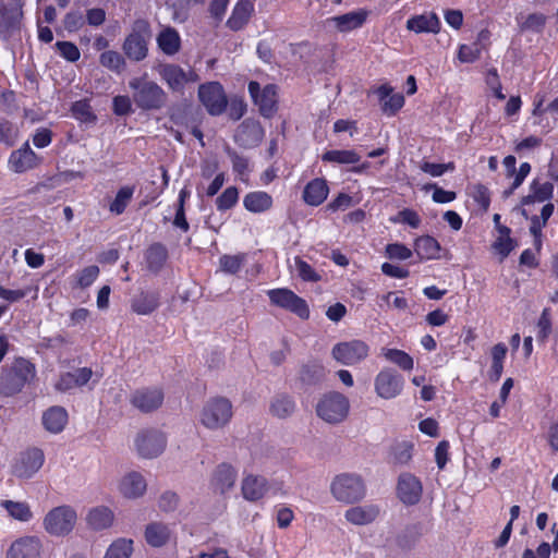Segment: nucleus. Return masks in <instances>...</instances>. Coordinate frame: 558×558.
Instances as JSON below:
<instances>
[{"mask_svg": "<svg viewBox=\"0 0 558 558\" xmlns=\"http://www.w3.org/2000/svg\"><path fill=\"white\" fill-rule=\"evenodd\" d=\"M414 251L420 259L439 258L440 244L429 235L420 236L415 240Z\"/></svg>", "mask_w": 558, "mask_h": 558, "instance_id": "4c0bfd02", "label": "nucleus"}, {"mask_svg": "<svg viewBox=\"0 0 558 558\" xmlns=\"http://www.w3.org/2000/svg\"><path fill=\"white\" fill-rule=\"evenodd\" d=\"M531 192L530 195L522 198V205H529L534 202H545L551 198L554 186L549 182L539 183L537 180H534L531 184Z\"/></svg>", "mask_w": 558, "mask_h": 558, "instance_id": "58836bf2", "label": "nucleus"}, {"mask_svg": "<svg viewBox=\"0 0 558 558\" xmlns=\"http://www.w3.org/2000/svg\"><path fill=\"white\" fill-rule=\"evenodd\" d=\"M41 539L36 535H25L12 542L5 558H41Z\"/></svg>", "mask_w": 558, "mask_h": 558, "instance_id": "dca6fc26", "label": "nucleus"}, {"mask_svg": "<svg viewBox=\"0 0 558 558\" xmlns=\"http://www.w3.org/2000/svg\"><path fill=\"white\" fill-rule=\"evenodd\" d=\"M322 159L328 162L340 165H351L360 161V156L354 150H328Z\"/></svg>", "mask_w": 558, "mask_h": 558, "instance_id": "37998d69", "label": "nucleus"}, {"mask_svg": "<svg viewBox=\"0 0 558 558\" xmlns=\"http://www.w3.org/2000/svg\"><path fill=\"white\" fill-rule=\"evenodd\" d=\"M99 62L102 66L112 71H120L125 65L123 57L119 52L112 50L102 52L100 54Z\"/></svg>", "mask_w": 558, "mask_h": 558, "instance_id": "de8ad7c7", "label": "nucleus"}, {"mask_svg": "<svg viewBox=\"0 0 558 558\" xmlns=\"http://www.w3.org/2000/svg\"><path fill=\"white\" fill-rule=\"evenodd\" d=\"M481 47L478 44L472 46L462 45L459 49L458 58L461 62L471 63L480 58Z\"/></svg>", "mask_w": 558, "mask_h": 558, "instance_id": "bf43d9fd", "label": "nucleus"}, {"mask_svg": "<svg viewBox=\"0 0 558 558\" xmlns=\"http://www.w3.org/2000/svg\"><path fill=\"white\" fill-rule=\"evenodd\" d=\"M61 56L70 62H74L80 59V50L78 48L70 41H58L56 44Z\"/></svg>", "mask_w": 558, "mask_h": 558, "instance_id": "052dcab7", "label": "nucleus"}, {"mask_svg": "<svg viewBox=\"0 0 558 558\" xmlns=\"http://www.w3.org/2000/svg\"><path fill=\"white\" fill-rule=\"evenodd\" d=\"M248 92L255 105L258 106L260 113L266 118H270L275 113L277 106L276 86L269 84L262 89L257 82L252 81L248 83Z\"/></svg>", "mask_w": 558, "mask_h": 558, "instance_id": "4468645a", "label": "nucleus"}, {"mask_svg": "<svg viewBox=\"0 0 558 558\" xmlns=\"http://www.w3.org/2000/svg\"><path fill=\"white\" fill-rule=\"evenodd\" d=\"M243 205L251 213H264L272 207V197L266 192H251L244 196Z\"/></svg>", "mask_w": 558, "mask_h": 558, "instance_id": "473e14b6", "label": "nucleus"}, {"mask_svg": "<svg viewBox=\"0 0 558 558\" xmlns=\"http://www.w3.org/2000/svg\"><path fill=\"white\" fill-rule=\"evenodd\" d=\"M324 377L325 367L318 362H308L301 367L300 379L307 385L317 384Z\"/></svg>", "mask_w": 558, "mask_h": 558, "instance_id": "a19ab883", "label": "nucleus"}, {"mask_svg": "<svg viewBox=\"0 0 558 558\" xmlns=\"http://www.w3.org/2000/svg\"><path fill=\"white\" fill-rule=\"evenodd\" d=\"M19 13H10L7 10L0 12V32L7 33L19 23Z\"/></svg>", "mask_w": 558, "mask_h": 558, "instance_id": "69168bd1", "label": "nucleus"}, {"mask_svg": "<svg viewBox=\"0 0 558 558\" xmlns=\"http://www.w3.org/2000/svg\"><path fill=\"white\" fill-rule=\"evenodd\" d=\"M375 391L383 399L396 398L402 390L400 375L390 368H385L375 378Z\"/></svg>", "mask_w": 558, "mask_h": 558, "instance_id": "a211bd4d", "label": "nucleus"}, {"mask_svg": "<svg viewBox=\"0 0 558 558\" xmlns=\"http://www.w3.org/2000/svg\"><path fill=\"white\" fill-rule=\"evenodd\" d=\"M78 521L76 510L69 505L51 508L43 518L44 531L52 537H66L74 530Z\"/></svg>", "mask_w": 558, "mask_h": 558, "instance_id": "7ed1b4c3", "label": "nucleus"}, {"mask_svg": "<svg viewBox=\"0 0 558 558\" xmlns=\"http://www.w3.org/2000/svg\"><path fill=\"white\" fill-rule=\"evenodd\" d=\"M134 442L141 457L153 459L163 452L167 445V438L162 432L154 428H147L136 434Z\"/></svg>", "mask_w": 558, "mask_h": 558, "instance_id": "1a4fd4ad", "label": "nucleus"}, {"mask_svg": "<svg viewBox=\"0 0 558 558\" xmlns=\"http://www.w3.org/2000/svg\"><path fill=\"white\" fill-rule=\"evenodd\" d=\"M295 268L299 276L305 281L316 282L320 280V276L312 268V266L300 257H295Z\"/></svg>", "mask_w": 558, "mask_h": 558, "instance_id": "4d7b16f0", "label": "nucleus"}, {"mask_svg": "<svg viewBox=\"0 0 558 558\" xmlns=\"http://www.w3.org/2000/svg\"><path fill=\"white\" fill-rule=\"evenodd\" d=\"M330 493L339 502L354 504L364 498L365 485L359 475L342 473L331 481Z\"/></svg>", "mask_w": 558, "mask_h": 558, "instance_id": "423d86ee", "label": "nucleus"}, {"mask_svg": "<svg viewBox=\"0 0 558 558\" xmlns=\"http://www.w3.org/2000/svg\"><path fill=\"white\" fill-rule=\"evenodd\" d=\"M239 192L234 186H230L216 199L217 208L219 210L230 209L238 201Z\"/></svg>", "mask_w": 558, "mask_h": 558, "instance_id": "8fccbe9b", "label": "nucleus"}, {"mask_svg": "<svg viewBox=\"0 0 558 558\" xmlns=\"http://www.w3.org/2000/svg\"><path fill=\"white\" fill-rule=\"evenodd\" d=\"M350 403L345 396L338 391L325 393L316 405L317 415L328 424H338L349 414Z\"/></svg>", "mask_w": 558, "mask_h": 558, "instance_id": "0eeeda50", "label": "nucleus"}, {"mask_svg": "<svg viewBox=\"0 0 558 558\" xmlns=\"http://www.w3.org/2000/svg\"><path fill=\"white\" fill-rule=\"evenodd\" d=\"M413 445L409 441H400L391 447V456L395 463L407 464L412 459Z\"/></svg>", "mask_w": 558, "mask_h": 558, "instance_id": "49530a36", "label": "nucleus"}, {"mask_svg": "<svg viewBox=\"0 0 558 558\" xmlns=\"http://www.w3.org/2000/svg\"><path fill=\"white\" fill-rule=\"evenodd\" d=\"M179 505V497L173 492H165L159 500H158V507L163 512H172L177 509Z\"/></svg>", "mask_w": 558, "mask_h": 558, "instance_id": "680f3d73", "label": "nucleus"}, {"mask_svg": "<svg viewBox=\"0 0 558 558\" xmlns=\"http://www.w3.org/2000/svg\"><path fill=\"white\" fill-rule=\"evenodd\" d=\"M422 494V483L415 475L408 472L400 474L397 484V496L404 505H416L421 500Z\"/></svg>", "mask_w": 558, "mask_h": 558, "instance_id": "f3484780", "label": "nucleus"}, {"mask_svg": "<svg viewBox=\"0 0 558 558\" xmlns=\"http://www.w3.org/2000/svg\"><path fill=\"white\" fill-rule=\"evenodd\" d=\"M385 359L404 371L413 368V359L404 351L398 349H383Z\"/></svg>", "mask_w": 558, "mask_h": 558, "instance_id": "c03bdc74", "label": "nucleus"}, {"mask_svg": "<svg viewBox=\"0 0 558 558\" xmlns=\"http://www.w3.org/2000/svg\"><path fill=\"white\" fill-rule=\"evenodd\" d=\"M2 507L8 511L9 515L22 522H28L33 518L31 507L26 502L4 500Z\"/></svg>", "mask_w": 558, "mask_h": 558, "instance_id": "ea45409f", "label": "nucleus"}, {"mask_svg": "<svg viewBox=\"0 0 558 558\" xmlns=\"http://www.w3.org/2000/svg\"><path fill=\"white\" fill-rule=\"evenodd\" d=\"M156 70L172 93L183 94L186 85L198 81L192 69L185 70L174 63H160Z\"/></svg>", "mask_w": 558, "mask_h": 558, "instance_id": "6e6552de", "label": "nucleus"}, {"mask_svg": "<svg viewBox=\"0 0 558 558\" xmlns=\"http://www.w3.org/2000/svg\"><path fill=\"white\" fill-rule=\"evenodd\" d=\"M386 254L391 259L405 260L412 256V251L405 245L400 243L388 244L386 246Z\"/></svg>", "mask_w": 558, "mask_h": 558, "instance_id": "13d9d810", "label": "nucleus"}, {"mask_svg": "<svg viewBox=\"0 0 558 558\" xmlns=\"http://www.w3.org/2000/svg\"><path fill=\"white\" fill-rule=\"evenodd\" d=\"M99 267L96 265H90L83 268L76 275V286L81 289H85L89 287L98 277Z\"/></svg>", "mask_w": 558, "mask_h": 558, "instance_id": "09e8293b", "label": "nucleus"}, {"mask_svg": "<svg viewBox=\"0 0 558 558\" xmlns=\"http://www.w3.org/2000/svg\"><path fill=\"white\" fill-rule=\"evenodd\" d=\"M407 28L414 33H433L440 31V21L435 13L414 15L407 22Z\"/></svg>", "mask_w": 558, "mask_h": 558, "instance_id": "393cba45", "label": "nucleus"}, {"mask_svg": "<svg viewBox=\"0 0 558 558\" xmlns=\"http://www.w3.org/2000/svg\"><path fill=\"white\" fill-rule=\"evenodd\" d=\"M113 111L118 116H125L132 111V100L129 96H116L113 98Z\"/></svg>", "mask_w": 558, "mask_h": 558, "instance_id": "774afa93", "label": "nucleus"}, {"mask_svg": "<svg viewBox=\"0 0 558 558\" xmlns=\"http://www.w3.org/2000/svg\"><path fill=\"white\" fill-rule=\"evenodd\" d=\"M393 222H403L408 223L412 228H417L421 223V219L418 215L412 209H403L398 213L396 218L391 219Z\"/></svg>", "mask_w": 558, "mask_h": 558, "instance_id": "e2e57ef3", "label": "nucleus"}, {"mask_svg": "<svg viewBox=\"0 0 558 558\" xmlns=\"http://www.w3.org/2000/svg\"><path fill=\"white\" fill-rule=\"evenodd\" d=\"M235 482V472L228 464H220L214 473L213 485L220 494H225L233 487Z\"/></svg>", "mask_w": 558, "mask_h": 558, "instance_id": "c9c22d12", "label": "nucleus"}, {"mask_svg": "<svg viewBox=\"0 0 558 558\" xmlns=\"http://www.w3.org/2000/svg\"><path fill=\"white\" fill-rule=\"evenodd\" d=\"M422 171L433 175L440 177L447 170H453L454 165L452 162L449 163H433V162H424L421 167Z\"/></svg>", "mask_w": 558, "mask_h": 558, "instance_id": "0e129e2a", "label": "nucleus"}, {"mask_svg": "<svg viewBox=\"0 0 558 558\" xmlns=\"http://www.w3.org/2000/svg\"><path fill=\"white\" fill-rule=\"evenodd\" d=\"M160 305V294L154 290H141L130 301L131 311L136 315L153 314Z\"/></svg>", "mask_w": 558, "mask_h": 558, "instance_id": "4be33fe9", "label": "nucleus"}, {"mask_svg": "<svg viewBox=\"0 0 558 558\" xmlns=\"http://www.w3.org/2000/svg\"><path fill=\"white\" fill-rule=\"evenodd\" d=\"M270 301L283 308H287L299 317L306 319L310 316V310L306 302L288 289H277L269 291Z\"/></svg>", "mask_w": 558, "mask_h": 558, "instance_id": "2eb2a0df", "label": "nucleus"}, {"mask_svg": "<svg viewBox=\"0 0 558 558\" xmlns=\"http://www.w3.org/2000/svg\"><path fill=\"white\" fill-rule=\"evenodd\" d=\"M366 17L367 12L364 10L352 11L327 19L325 25L340 33H347L361 27L366 21Z\"/></svg>", "mask_w": 558, "mask_h": 558, "instance_id": "aec40b11", "label": "nucleus"}, {"mask_svg": "<svg viewBox=\"0 0 558 558\" xmlns=\"http://www.w3.org/2000/svg\"><path fill=\"white\" fill-rule=\"evenodd\" d=\"M198 97L211 116L221 114L228 104L222 86L217 82L201 85Z\"/></svg>", "mask_w": 558, "mask_h": 558, "instance_id": "ddd939ff", "label": "nucleus"}, {"mask_svg": "<svg viewBox=\"0 0 558 558\" xmlns=\"http://www.w3.org/2000/svg\"><path fill=\"white\" fill-rule=\"evenodd\" d=\"M241 489L246 500L256 501L265 495L267 481L262 476L247 475L242 481Z\"/></svg>", "mask_w": 558, "mask_h": 558, "instance_id": "c756f323", "label": "nucleus"}, {"mask_svg": "<svg viewBox=\"0 0 558 558\" xmlns=\"http://www.w3.org/2000/svg\"><path fill=\"white\" fill-rule=\"evenodd\" d=\"M269 410L275 417L284 420L294 413L295 402L292 397L280 393L272 398Z\"/></svg>", "mask_w": 558, "mask_h": 558, "instance_id": "72a5a7b5", "label": "nucleus"}, {"mask_svg": "<svg viewBox=\"0 0 558 558\" xmlns=\"http://www.w3.org/2000/svg\"><path fill=\"white\" fill-rule=\"evenodd\" d=\"M232 417V402L221 396L211 397L206 400L199 412L201 425L210 432H218L226 428Z\"/></svg>", "mask_w": 558, "mask_h": 558, "instance_id": "f03ea898", "label": "nucleus"}, {"mask_svg": "<svg viewBox=\"0 0 558 558\" xmlns=\"http://www.w3.org/2000/svg\"><path fill=\"white\" fill-rule=\"evenodd\" d=\"M151 38L150 24L145 19L133 22L130 34L125 37L122 50L132 61L140 62L148 54V43Z\"/></svg>", "mask_w": 558, "mask_h": 558, "instance_id": "39448f33", "label": "nucleus"}, {"mask_svg": "<svg viewBox=\"0 0 558 558\" xmlns=\"http://www.w3.org/2000/svg\"><path fill=\"white\" fill-rule=\"evenodd\" d=\"M253 12V4L248 0H241L234 7L231 16L228 19L226 25L236 32L242 29L251 19Z\"/></svg>", "mask_w": 558, "mask_h": 558, "instance_id": "7c9ffc66", "label": "nucleus"}, {"mask_svg": "<svg viewBox=\"0 0 558 558\" xmlns=\"http://www.w3.org/2000/svg\"><path fill=\"white\" fill-rule=\"evenodd\" d=\"M17 136V129L9 121L0 118V142L8 146L15 143Z\"/></svg>", "mask_w": 558, "mask_h": 558, "instance_id": "864d4df0", "label": "nucleus"}, {"mask_svg": "<svg viewBox=\"0 0 558 558\" xmlns=\"http://www.w3.org/2000/svg\"><path fill=\"white\" fill-rule=\"evenodd\" d=\"M145 259L150 271L159 272L168 259V250L161 243H154L147 248Z\"/></svg>", "mask_w": 558, "mask_h": 558, "instance_id": "f704fd0d", "label": "nucleus"}, {"mask_svg": "<svg viewBox=\"0 0 558 558\" xmlns=\"http://www.w3.org/2000/svg\"><path fill=\"white\" fill-rule=\"evenodd\" d=\"M132 553V539L118 538L109 546L104 558H130Z\"/></svg>", "mask_w": 558, "mask_h": 558, "instance_id": "79ce46f5", "label": "nucleus"}, {"mask_svg": "<svg viewBox=\"0 0 558 558\" xmlns=\"http://www.w3.org/2000/svg\"><path fill=\"white\" fill-rule=\"evenodd\" d=\"M404 105V97L402 94H391L381 105V110L389 114H396Z\"/></svg>", "mask_w": 558, "mask_h": 558, "instance_id": "5fc2aeb1", "label": "nucleus"}, {"mask_svg": "<svg viewBox=\"0 0 558 558\" xmlns=\"http://www.w3.org/2000/svg\"><path fill=\"white\" fill-rule=\"evenodd\" d=\"M92 376V368H76L73 372L61 375L60 379L56 384V388L60 391H66L75 387H82L90 380Z\"/></svg>", "mask_w": 558, "mask_h": 558, "instance_id": "b1692460", "label": "nucleus"}, {"mask_svg": "<svg viewBox=\"0 0 558 558\" xmlns=\"http://www.w3.org/2000/svg\"><path fill=\"white\" fill-rule=\"evenodd\" d=\"M147 489V483L145 477L136 471H131L124 474L119 483V493L128 499H137L142 497Z\"/></svg>", "mask_w": 558, "mask_h": 558, "instance_id": "6ab92c4d", "label": "nucleus"}, {"mask_svg": "<svg viewBox=\"0 0 558 558\" xmlns=\"http://www.w3.org/2000/svg\"><path fill=\"white\" fill-rule=\"evenodd\" d=\"M35 376V366L24 357H17L10 367L3 368L0 377V392L13 396L22 390Z\"/></svg>", "mask_w": 558, "mask_h": 558, "instance_id": "20e7f679", "label": "nucleus"}, {"mask_svg": "<svg viewBox=\"0 0 558 558\" xmlns=\"http://www.w3.org/2000/svg\"><path fill=\"white\" fill-rule=\"evenodd\" d=\"M515 245V241L511 238H497L493 243V248L500 255V262H502L514 250Z\"/></svg>", "mask_w": 558, "mask_h": 558, "instance_id": "6e6d98bb", "label": "nucleus"}, {"mask_svg": "<svg viewBox=\"0 0 558 558\" xmlns=\"http://www.w3.org/2000/svg\"><path fill=\"white\" fill-rule=\"evenodd\" d=\"M9 163L13 171L19 173L25 172L37 165V156L26 143L23 148L11 154Z\"/></svg>", "mask_w": 558, "mask_h": 558, "instance_id": "a878e982", "label": "nucleus"}, {"mask_svg": "<svg viewBox=\"0 0 558 558\" xmlns=\"http://www.w3.org/2000/svg\"><path fill=\"white\" fill-rule=\"evenodd\" d=\"M44 452L38 448H29L21 452L12 465V472L20 478H29L44 464Z\"/></svg>", "mask_w": 558, "mask_h": 558, "instance_id": "f8f14e48", "label": "nucleus"}, {"mask_svg": "<svg viewBox=\"0 0 558 558\" xmlns=\"http://www.w3.org/2000/svg\"><path fill=\"white\" fill-rule=\"evenodd\" d=\"M369 348L362 340H351L337 343L331 355L338 362L347 366H352L364 361L368 355Z\"/></svg>", "mask_w": 558, "mask_h": 558, "instance_id": "9d476101", "label": "nucleus"}, {"mask_svg": "<svg viewBox=\"0 0 558 558\" xmlns=\"http://www.w3.org/2000/svg\"><path fill=\"white\" fill-rule=\"evenodd\" d=\"M378 514L379 508L376 505H364L348 509L344 517L352 524L365 525L375 521Z\"/></svg>", "mask_w": 558, "mask_h": 558, "instance_id": "bb28decb", "label": "nucleus"}, {"mask_svg": "<svg viewBox=\"0 0 558 558\" xmlns=\"http://www.w3.org/2000/svg\"><path fill=\"white\" fill-rule=\"evenodd\" d=\"M264 137V130L259 122L247 119L238 128L235 142L244 147L252 148L257 146Z\"/></svg>", "mask_w": 558, "mask_h": 558, "instance_id": "412c9836", "label": "nucleus"}, {"mask_svg": "<svg viewBox=\"0 0 558 558\" xmlns=\"http://www.w3.org/2000/svg\"><path fill=\"white\" fill-rule=\"evenodd\" d=\"M132 89V99L142 110H158L166 105V92L154 81L148 80L147 74L133 77L129 82Z\"/></svg>", "mask_w": 558, "mask_h": 558, "instance_id": "f257e3e1", "label": "nucleus"}, {"mask_svg": "<svg viewBox=\"0 0 558 558\" xmlns=\"http://www.w3.org/2000/svg\"><path fill=\"white\" fill-rule=\"evenodd\" d=\"M157 44L163 53L173 56L180 50L181 39L174 28L167 27L158 34Z\"/></svg>", "mask_w": 558, "mask_h": 558, "instance_id": "e433bc0d", "label": "nucleus"}, {"mask_svg": "<svg viewBox=\"0 0 558 558\" xmlns=\"http://www.w3.org/2000/svg\"><path fill=\"white\" fill-rule=\"evenodd\" d=\"M165 393L159 387H141L130 396V403L142 413H151L158 410L163 402Z\"/></svg>", "mask_w": 558, "mask_h": 558, "instance_id": "9b49d317", "label": "nucleus"}, {"mask_svg": "<svg viewBox=\"0 0 558 558\" xmlns=\"http://www.w3.org/2000/svg\"><path fill=\"white\" fill-rule=\"evenodd\" d=\"M328 195V186L324 179H315L307 183L303 192V199L311 206L320 205Z\"/></svg>", "mask_w": 558, "mask_h": 558, "instance_id": "2f4dec72", "label": "nucleus"}, {"mask_svg": "<svg viewBox=\"0 0 558 558\" xmlns=\"http://www.w3.org/2000/svg\"><path fill=\"white\" fill-rule=\"evenodd\" d=\"M133 194H134V187H132V186L121 187L118 191L114 199L110 204L109 210L116 215H121L125 210L129 203L131 202Z\"/></svg>", "mask_w": 558, "mask_h": 558, "instance_id": "a18cd8bd", "label": "nucleus"}, {"mask_svg": "<svg viewBox=\"0 0 558 558\" xmlns=\"http://www.w3.org/2000/svg\"><path fill=\"white\" fill-rule=\"evenodd\" d=\"M86 521L89 527L95 531L109 529L114 521V513L106 506H98L89 510Z\"/></svg>", "mask_w": 558, "mask_h": 558, "instance_id": "c85d7f7f", "label": "nucleus"}, {"mask_svg": "<svg viewBox=\"0 0 558 558\" xmlns=\"http://www.w3.org/2000/svg\"><path fill=\"white\" fill-rule=\"evenodd\" d=\"M68 423V413L61 407H51L43 414L45 429L52 434L61 433Z\"/></svg>", "mask_w": 558, "mask_h": 558, "instance_id": "cd10ccee", "label": "nucleus"}, {"mask_svg": "<svg viewBox=\"0 0 558 558\" xmlns=\"http://www.w3.org/2000/svg\"><path fill=\"white\" fill-rule=\"evenodd\" d=\"M172 536L170 526L160 521L148 523L144 530L146 543L155 548L166 546Z\"/></svg>", "mask_w": 558, "mask_h": 558, "instance_id": "5701e85b", "label": "nucleus"}, {"mask_svg": "<svg viewBox=\"0 0 558 558\" xmlns=\"http://www.w3.org/2000/svg\"><path fill=\"white\" fill-rule=\"evenodd\" d=\"M244 257L245 256L243 254L223 255L220 258V267L226 272L235 274L240 270V268L243 264Z\"/></svg>", "mask_w": 558, "mask_h": 558, "instance_id": "3c124183", "label": "nucleus"}, {"mask_svg": "<svg viewBox=\"0 0 558 558\" xmlns=\"http://www.w3.org/2000/svg\"><path fill=\"white\" fill-rule=\"evenodd\" d=\"M64 28L76 32L84 25L83 15L80 12H69L63 20Z\"/></svg>", "mask_w": 558, "mask_h": 558, "instance_id": "338daca9", "label": "nucleus"}, {"mask_svg": "<svg viewBox=\"0 0 558 558\" xmlns=\"http://www.w3.org/2000/svg\"><path fill=\"white\" fill-rule=\"evenodd\" d=\"M546 23V16L542 13H531L521 23V31L539 32Z\"/></svg>", "mask_w": 558, "mask_h": 558, "instance_id": "603ef678", "label": "nucleus"}]
</instances>
